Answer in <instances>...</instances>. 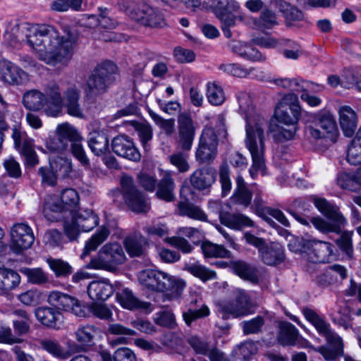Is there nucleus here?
Returning a JSON list of instances; mask_svg holds the SVG:
<instances>
[{
	"mask_svg": "<svg viewBox=\"0 0 361 361\" xmlns=\"http://www.w3.org/2000/svg\"><path fill=\"white\" fill-rule=\"evenodd\" d=\"M239 105V112L244 115L246 121L245 143L252 157V166L249 172L252 178L255 179L258 173L265 174V145L264 131L265 119L257 114L252 106L250 94L246 92L240 91L236 94Z\"/></svg>",
	"mask_w": 361,
	"mask_h": 361,
	"instance_id": "f257e3e1",
	"label": "nucleus"
},
{
	"mask_svg": "<svg viewBox=\"0 0 361 361\" xmlns=\"http://www.w3.org/2000/svg\"><path fill=\"white\" fill-rule=\"evenodd\" d=\"M25 37L39 61L51 66L66 63L68 37L61 35L54 26L47 24L33 25L27 28Z\"/></svg>",
	"mask_w": 361,
	"mask_h": 361,
	"instance_id": "f03ea898",
	"label": "nucleus"
},
{
	"mask_svg": "<svg viewBox=\"0 0 361 361\" xmlns=\"http://www.w3.org/2000/svg\"><path fill=\"white\" fill-rule=\"evenodd\" d=\"M312 202L316 208L327 218V220L319 216L307 218L300 214H295V219L305 226H308L311 222L314 228L322 233H340L341 228L347 224V221L338 208L326 199L319 197H313Z\"/></svg>",
	"mask_w": 361,
	"mask_h": 361,
	"instance_id": "7ed1b4c3",
	"label": "nucleus"
},
{
	"mask_svg": "<svg viewBox=\"0 0 361 361\" xmlns=\"http://www.w3.org/2000/svg\"><path fill=\"white\" fill-rule=\"evenodd\" d=\"M305 317L317 329V332L325 337L327 343L333 348L321 346L318 351L326 360H334L343 353V343L341 337L331 330L330 324L324 318L318 314L313 310L305 308L302 311Z\"/></svg>",
	"mask_w": 361,
	"mask_h": 361,
	"instance_id": "20e7f679",
	"label": "nucleus"
},
{
	"mask_svg": "<svg viewBox=\"0 0 361 361\" xmlns=\"http://www.w3.org/2000/svg\"><path fill=\"white\" fill-rule=\"evenodd\" d=\"M79 195L76 190L69 188V240L76 239L79 233L88 232L99 224V217L92 210H79Z\"/></svg>",
	"mask_w": 361,
	"mask_h": 361,
	"instance_id": "39448f33",
	"label": "nucleus"
},
{
	"mask_svg": "<svg viewBox=\"0 0 361 361\" xmlns=\"http://www.w3.org/2000/svg\"><path fill=\"white\" fill-rule=\"evenodd\" d=\"M119 8L131 19L151 27H162L166 25L162 11L147 4H137L130 0H121Z\"/></svg>",
	"mask_w": 361,
	"mask_h": 361,
	"instance_id": "423d86ee",
	"label": "nucleus"
},
{
	"mask_svg": "<svg viewBox=\"0 0 361 361\" xmlns=\"http://www.w3.org/2000/svg\"><path fill=\"white\" fill-rule=\"evenodd\" d=\"M218 310L223 318H238L255 312V305L248 293L237 289L229 298L218 303Z\"/></svg>",
	"mask_w": 361,
	"mask_h": 361,
	"instance_id": "0eeeda50",
	"label": "nucleus"
},
{
	"mask_svg": "<svg viewBox=\"0 0 361 361\" xmlns=\"http://www.w3.org/2000/svg\"><path fill=\"white\" fill-rule=\"evenodd\" d=\"M318 126H320L331 142L337 141L339 131L335 118L331 112L324 111L309 115L306 121L305 133L307 136L314 140L322 138L324 133L317 128Z\"/></svg>",
	"mask_w": 361,
	"mask_h": 361,
	"instance_id": "6e6552de",
	"label": "nucleus"
},
{
	"mask_svg": "<svg viewBox=\"0 0 361 361\" xmlns=\"http://www.w3.org/2000/svg\"><path fill=\"white\" fill-rule=\"evenodd\" d=\"M46 147L55 154L53 165L56 169L68 173V123L57 126L54 134L46 140Z\"/></svg>",
	"mask_w": 361,
	"mask_h": 361,
	"instance_id": "1a4fd4ad",
	"label": "nucleus"
},
{
	"mask_svg": "<svg viewBox=\"0 0 361 361\" xmlns=\"http://www.w3.org/2000/svg\"><path fill=\"white\" fill-rule=\"evenodd\" d=\"M115 65L106 62L94 68L89 76L85 92L87 97L96 98L105 93L114 80L113 73Z\"/></svg>",
	"mask_w": 361,
	"mask_h": 361,
	"instance_id": "9d476101",
	"label": "nucleus"
},
{
	"mask_svg": "<svg viewBox=\"0 0 361 361\" xmlns=\"http://www.w3.org/2000/svg\"><path fill=\"white\" fill-rule=\"evenodd\" d=\"M125 259L123 248L118 243H106L99 250L97 256L91 259L88 267L94 269L113 271Z\"/></svg>",
	"mask_w": 361,
	"mask_h": 361,
	"instance_id": "9b49d317",
	"label": "nucleus"
},
{
	"mask_svg": "<svg viewBox=\"0 0 361 361\" xmlns=\"http://www.w3.org/2000/svg\"><path fill=\"white\" fill-rule=\"evenodd\" d=\"M211 3V7L215 12L217 18L221 23V29L226 37L232 36L230 28L234 27L236 21H239V15L235 16L232 13L238 12L241 7L236 0H207Z\"/></svg>",
	"mask_w": 361,
	"mask_h": 361,
	"instance_id": "f8f14e48",
	"label": "nucleus"
},
{
	"mask_svg": "<svg viewBox=\"0 0 361 361\" xmlns=\"http://www.w3.org/2000/svg\"><path fill=\"white\" fill-rule=\"evenodd\" d=\"M300 114L301 108L297 94L289 93L277 104L274 116L279 124H298Z\"/></svg>",
	"mask_w": 361,
	"mask_h": 361,
	"instance_id": "ddd939ff",
	"label": "nucleus"
},
{
	"mask_svg": "<svg viewBox=\"0 0 361 361\" xmlns=\"http://www.w3.org/2000/svg\"><path fill=\"white\" fill-rule=\"evenodd\" d=\"M218 140L214 128H205L200 135L195 151V159L200 163H210L217 154Z\"/></svg>",
	"mask_w": 361,
	"mask_h": 361,
	"instance_id": "4468645a",
	"label": "nucleus"
},
{
	"mask_svg": "<svg viewBox=\"0 0 361 361\" xmlns=\"http://www.w3.org/2000/svg\"><path fill=\"white\" fill-rule=\"evenodd\" d=\"M334 246L329 243L316 240H304L302 252L306 254L308 261L313 263L329 262L335 258Z\"/></svg>",
	"mask_w": 361,
	"mask_h": 361,
	"instance_id": "2eb2a0df",
	"label": "nucleus"
},
{
	"mask_svg": "<svg viewBox=\"0 0 361 361\" xmlns=\"http://www.w3.org/2000/svg\"><path fill=\"white\" fill-rule=\"evenodd\" d=\"M197 128V123L188 113H182L178 117L177 147L183 152L191 149Z\"/></svg>",
	"mask_w": 361,
	"mask_h": 361,
	"instance_id": "dca6fc26",
	"label": "nucleus"
},
{
	"mask_svg": "<svg viewBox=\"0 0 361 361\" xmlns=\"http://www.w3.org/2000/svg\"><path fill=\"white\" fill-rule=\"evenodd\" d=\"M10 248L17 254L30 248L35 241L32 229L24 223L13 224L10 229Z\"/></svg>",
	"mask_w": 361,
	"mask_h": 361,
	"instance_id": "f3484780",
	"label": "nucleus"
},
{
	"mask_svg": "<svg viewBox=\"0 0 361 361\" xmlns=\"http://www.w3.org/2000/svg\"><path fill=\"white\" fill-rule=\"evenodd\" d=\"M123 198L129 208L135 212H145L149 207L145 197L134 187L133 179L124 176L121 180Z\"/></svg>",
	"mask_w": 361,
	"mask_h": 361,
	"instance_id": "a211bd4d",
	"label": "nucleus"
},
{
	"mask_svg": "<svg viewBox=\"0 0 361 361\" xmlns=\"http://www.w3.org/2000/svg\"><path fill=\"white\" fill-rule=\"evenodd\" d=\"M12 138L15 147L24 157L27 165L33 167L37 164L38 159L32 139L29 138L25 132L20 131L17 128H13Z\"/></svg>",
	"mask_w": 361,
	"mask_h": 361,
	"instance_id": "6ab92c4d",
	"label": "nucleus"
},
{
	"mask_svg": "<svg viewBox=\"0 0 361 361\" xmlns=\"http://www.w3.org/2000/svg\"><path fill=\"white\" fill-rule=\"evenodd\" d=\"M239 21L252 29L262 32L272 29L278 25L276 15L269 9L263 11L257 18L244 13H240Z\"/></svg>",
	"mask_w": 361,
	"mask_h": 361,
	"instance_id": "aec40b11",
	"label": "nucleus"
},
{
	"mask_svg": "<svg viewBox=\"0 0 361 361\" xmlns=\"http://www.w3.org/2000/svg\"><path fill=\"white\" fill-rule=\"evenodd\" d=\"M160 275L157 291L167 292L166 297L168 300L178 298L185 286V282L161 271Z\"/></svg>",
	"mask_w": 361,
	"mask_h": 361,
	"instance_id": "412c9836",
	"label": "nucleus"
},
{
	"mask_svg": "<svg viewBox=\"0 0 361 361\" xmlns=\"http://www.w3.org/2000/svg\"><path fill=\"white\" fill-rule=\"evenodd\" d=\"M111 148L115 154L121 157L133 161H138L140 159V153L132 140L127 136L118 135L114 137L111 142Z\"/></svg>",
	"mask_w": 361,
	"mask_h": 361,
	"instance_id": "4be33fe9",
	"label": "nucleus"
},
{
	"mask_svg": "<svg viewBox=\"0 0 361 361\" xmlns=\"http://www.w3.org/2000/svg\"><path fill=\"white\" fill-rule=\"evenodd\" d=\"M293 0H274V7L281 14L286 25H295L304 19V14L295 4Z\"/></svg>",
	"mask_w": 361,
	"mask_h": 361,
	"instance_id": "5701e85b",
	"label": "nucleus"
},
{
	"mask_svg": "<svg viewBox=\"0 0 361 361\" xmlns=\"http://www.w3.org/2000/svg\"><path fill=\"white\" fill-rule=\"evenodd\" d=\"M338 114L339 125L344 135L351 137L358 124L357 113L350 106L343 105L338 109Z\"/></svg>",
	"mask_w": 361,
	"mask_h": 361,
	"instance_id": "b1692460",
	"label": "nucleus"
},
{
	"mask_svg": "<svg viewBox=\"0 0 361 361\" xmlns=\"http://www.w3.org/2000/svg\"><path fill=\"white\" fill-rule=\"evenodd\" d=\"M116 300L122 307L130 310H143L151 312V303L139 300L128 288H123L116 293Z\"/></svg>",
	"mask_w": 361,
	"mask_h": 361,
	"instance_id": "393cba45",
	"label": "nucleus"
},
{
	"mask_svg": "<svg viewBox=\"0 0 361 361\" xmlns=\"http://www.w3.org/2000/svg\"><path fill=\"white\" fill-rule=\"evenodd\" d=\"M279 341L283 345L307 347V341L299 338L297 329L289 322H281L279 325Z\"/></svg>",
	"mask_w": 361,
	"mask_h": 361,
	"instance_id": "a878e982",
	"label": "nucleus"
},
{
	"mask_svg": "<svg viewBox=\"0 0 361 361\" xmlns=\"http://www.w3.org/2000/svg\"><path fill=\"white\" fill-rule=\"evenodd\" d=\"M35 316L38 321L47 327L59 329L63 323V316L61 313L51 307L37 308Z\"/></svg>",
	"mask_w": 361,
	"mask_h": 361,
	"instance_id": "bb28decb",
	"label": "nucleus"
},
{
	"mask_svg": "<svg viewBox=\"0 0 361 361\" xmlns=\"http://www.w3.org/2000/svg\"><path fill=\"white\" fill-rule=\"evenodd\" d=\"M82 137L78 130L69 126V142H71L72 154L82 166L88 169L90 166V160L82 145Z\"/></svg>",
	"mask_w": 361,
	"mask_h": 361,
	"instance_id": "cd10ccee",
	"label": "nucleus"
},
{
	"mask_svg": "<svg viewBox=\"0 0 361 361\" xmlns=\"http://www.w3.org/2000/svg\"><path fill=\"white\" fill-rule=\"evenodd\" d=\"M46 94L50 103L46 109V114L53 117L59 116L63 109V101L59 86L56 84H49L47 87Z\"/></svg>",
	"mask_w": 361,
	"mask_h": 361,
	"instance_id": "c85d7f7f",
	"label": "nucleus"
},
{
	"mask_svg": "<svg viewBox=\"0 0 361 361\" xmlns=\"http://www.w3.org/2000/svg\"><path fill=\"white\" fill-rule=\"evenodd\" d=\"M0 71L3 80L11 85H19L23 82L25 72L6 59L0 60Z\"/></svg>",
	"mask_w": 361,
	"mask_h": 361,
	"instance_id": "c756f323",
	"label": "nucleus"
},
{
	"mask_svg": "<svg viewBox=\"0 0 361 361\" xmlns=\"http://www.w3.org/2000/svg\"><path fill=\"white\" fill-rule=\"evenodd\" d=\"M214 171L208 168L199 169L190 176V183L198 190H204L212 185L215 181Z\"/></svg>",
	"mask_w": 361,
	"mask_h": 361,
	"instance_id": "7c9ffc66",
	"label": "nucleus"
},
{
	"mask_svg": "<svg viewBox=\"0 0 361 361\" xmlns=\"http://www.w3.org/2000/svg\"><path fill=\"white\" fill-rule=\"evenodd\" d=\"M231 202L240 205L245 208L251 204L252 193L247 188L246 183L241 176L236 178V187L231 197Z\"/></svg>",
	"mask_w": 361,
	"mask_h": 361,
	"instance_id": "2f4dec72",
	"label": "nucleus"
},
{
	"mask_svg": "<svg viewBox=\"0 0 361 361\" xmlns=\"http://www.w3.org/2000/svg\"><path fill=\"white\" fill-rule=\"evenodd\" d=\"M113 292L112 286L105 280L92 281L87 288L88 295L93 300H105L113 294Z\"/></svg>",
	"mask_w": 361,
	"mask_h": 361,
	"instance_id": "473e14b6",
	"label": "nucleus"
},
{
	"mask_svg": "<svg viewBox=\"0 0 361 361\" xmlns=\"http://www.w3.org/2000/svg\"><path fill=\"white\" fill-rule=\"evenodd\" d=\"M274 83L277 86L289 89L295 92H300L303 87H310L314 91H322L324 89V86L322 85L314 84L311 82H305L303 80H299L298 79H291L287 78H276L274 80Z\"/></svg>",
	"mask_w": 361,
	"mask_h": 361,
	"instance_id": "72a5a7b5",
	"label": "nucleus"
},
{
	"mask_svg": "<svg viewBox=\"0 0 361 361\" xmlns=\"http://www.w3.org/2000/svg\"><path fill=\"white\" fill-rule=\"evenodd\" d=\"M219 218L222 224L235 230H240L243 227H250L253 225L252 220L242 214L221 212Z\"/></svg>",
	"mask_w": 361,
	"mask_h": 361,
	"instance_id": "f704fd0d",
	"label": "nucleus"
},
{
	"mask_svg": "<svg viewBox=\"0 0 361 361\" xmlns=\"http://www.w3.org/2000/svg\"><path fill=\"white\" fill-rule=\"evenodd\" d=\"M263 262L268 265H276L284 259L283 247L279 243H271L259 253Z\"/></svg>",
	"mask_w": 361,
	"mask_h": 361,
	"instance_id": "c9c22d12",
	"label": "nucleus"
},
{
	"mask_svg": "<svg viewBox=\"0 0 361 361\" xmlns=\"http://www.w3.org/2000/svg\"><path fill=\"white\" fill-rule=\"evenodd\" d=\"M174 188L175 184L172 178L171 172L169 171H164L157 191V196L166 202H171L174 200Z\"/></svg>",
	"mask_w": 361,
	"mask_h": 361,
	"instance_id": "e433bc0d",
	"label": "nucleus"
},
{
	"mask_svg": "<svg viewBox=\"0 0 361 361\" xmlns=\"http://www.w3.org/2000/svg\"><path fill=\"white\" fill-rule=\"evenodd\" d=\"M297 124H277L270 127V133L276 142L293 139L297 131Z\"/></svg>",
	"mask_w": 361,
	"mask_h": 361,
	"instance_id": "4c0bfd02",
	"label": "nucleus"
},
{
	"mask_svg": "<svg viewBox=\"0 0 361 361\" xmlns=\"http://www.w3.org/2000/svg\"><path fill=\"white\" fill-rule=\"evenodd\" d=\"M88 145L96 156H103L109 150V139L104 133L93 132L90 134Z\"/></svg>",
	"mask_w": 361,
	"mask_h": 361,
	"instance_id": "58836bf2",
	"label": "nucleus"
},
{
	"mask_svg": "<svg viewBox=\"0 0 361 361\" xmlns=\"http://www.w3.org/2000/svg\"><path fill=\"white\" fill-rule=\"evenodd\" d=\"M231 48L234 52L246 60L252 61H263L265 60V56L257 49L251 45L241 42H234Z\"/></svg>",
	"mask_w": 361,
	"mask_h": 361,
	"instance_id": "ea45409f",
	"label": "nucleus"
},
{
	"mask_svg": "<svg viewBox=\"0 0 361 361\" xmlns=\"http://www.w3.org/2000/svg\"><path fill=\"white\" fill-rule=\"evenodd\" d=\"M66 203L62 200L61 196L53 195L49 196L44 200L43 212L46 218L49 220L58 221L59 219L52 216L51 213L61 214L65 210Z\"/></svg>",
	"mask_w": 361,
	"mask_h": 361,
	"instance_id": "a19ab883",
	"label": "nucleus"
},
{
	"mask_svg": "<svg viewBox=\"0 0 361 361\" xmlns=\"http://www.w3.org/2000/svg\"><path fill=\"white\" fill-rule=\"evenodd\" d=\"M20 276L14 270L0 268V290L8 291L15 288L20 283Z\"/></svg>",
	"mask_w": 361,
	"mask_h": 361,
	"instance_id": "79ce46f5",
	"label": "nucleus"
},
{
	"mask_svg": "<svg viewBox=\"0 0 361 361\" xmlns=\"http://www.w3.org/2000/svg\"><path fill=\"white\" fill-rule=\"evenodd\" d=\"M109 234V230L105 226H102L86 241L81 257L83 258L90 252L94 251L99 245L107 239Z\"/></svg>",
	"mask_w": 361,
	"mask_h": 361,
	"instance_id": "37998d69",
	"label": "nucleus"
},
{
	"mask_svg": "<svg viewBox=\"0 0 361 361\" xmlns=\"http://www.w3.org/2000/svg\"><path fill=\"white\" fill-rule=\"evenodd\" d=\"M207 99L212 106H220L226 100V94L222 86L217 82H209L206 89Z\"/></svg>",
	"mask_w": 361,
	"mask_h": 361,
	"instance_id": "c03bdc74",
	"label": "nucleus"
},
{
	"mask_svg": "<svg viewBox=\"0 0 361 361\" xmlns=\"http://www.w3.org/2000/svg\"><path fill=\"white\" fill-rule=\"evenodd\" d=\"M185 270L190 273L195 277L205 282L216 279V274L199 262L187 263L185 264Z\"/></svg>",
	"mask_w": 361,
	"mask_h": 361,
	"instance_id": "a18cd8bd",
	"label": "nucleus"
},
{
	"mask_svg": "<svg viewBox=\"0 0 361 361\" xmlns=\"http://www.w3.org/2000/svg\"><path fill=\"white\" fill-rule=\"evenodd\" d=\"M44 95L38 90L26 92L23 97L24 106L30 111H38L44 106Z\"/></svg>",
	"mask_w": 361,
	"mask_h": 361,
	"instance_id": "49530a36",
	"label": "nucleus"
},
{
	"mask_svg": "<svg viewBox=\"0 0 361 361\" xmlns=\"http://www.w3.org/2000/svg\"><path fill=\"white\" fill-rule=\"evenodd\" d=\"M102 361H137L134 352L128 348H119L114 353L113 357L106 351L99 353Z\"/></svg>",
	"mask_w": 361,
	"mask_h": 361,
	"instance_id": "de8ad7c7",
	"label": "nucleus"
},
{
	"mask_svg": "<svg viewBox=\"0 0 361 361\" xmlns=\"http://www.w3.org/2000/svg\"><path fill=\"white\" fill-rule=\"evenodd\" d=\"M124 244L130 256L140 257L145 252L147 246V240L141 235H136L126 238Z\"/></svg>",
	"mask_w": 361,
	"mask_h": 361,
	"instance_id": "09e8293b",
	"label": "nucleus"
},
{
	"mask_svg": "<svg viewBox=\"0 0 361 361\" xmlns=\"http://www.w3.org/2000/svg\"><path fill=\"white\" fill-rule=\"evenodd\" d=\"M347 160L353 165H361V127L348 149Z\"/></svg>",
	"mask_w": 361,
	"mask_h": 361,
	"instance_id": "8fccbe9b",
	"label": "nucleus"
},
{
	"mask_svg": "<svg viewBox=\"0 0 361 361\" xmlns=\"http://www.w3.org/2000/svg\"><path fill=\"white\" fill-rule=\"evenodd\" d=\"M160 271L156 269H146L138 274L140 284L145 288L157 291Z\"/></svg>",
	"mask_w": 361,
	"mask_h": 361,
	"instance_id": "3c124183",
	"label": "nucleus"
},
{
	"mask_svg": "<svg viewBox=\"0 0 361 361\" xmlns=\"http://www.w3.org/2000/svg\"><path fill=\"white\" fill-rule=\"evenodd\" d=\"M20 271L25 275L27 281L37 285H44L49 281V276L41 268H20Z\"/></svg>",
	"mask_w": 361,
	"mask_h": 361,
	"instance_id": "603ef678",
	"label": "nucleus"
},
{
	"mask_svg": "<svg viewBox=\"0 0 361 361\" xmlns=\"http://www.w3.org/2000/svg\"><path fill=\"white\" fill-rule=\"evenodd\" d=\"M337 273L340 275L341 279L346 277V269L344 267L339 264H334L329 267V268L318 278V283L322 286H327L333 283L336 278L334 273Z\"/></svg>",
	"mask_w": 361,
	"mask_h": 361,
	"instance_id": "864d4df0",
	"label": "nucleus"
},
{
	"mask_svg": "<svg viewBox=\"0 0 361 361\" xmlns=\"http://www.w3.org/2000/svg\"><path fill=\"white\" fill-rule=\"evenodd\" d=\"M280 47L284 57L288 59L296 60L302 54L301 47L296 42L290 39H280Z\"/></svg>",
	"mask_w": 361,
	"mask_h": 361,
	"instance_id": "5fc2aeb1",
	"label": "nucleus"
},
{
	"mask_svg": "<svg viewBox=\"0 0 361 361\" xmlns=\"http://www.w3.org/2000/svg\"><path fill=\"white\" fill-rule=\"evenodd\" d=\"M338 185L351 191H356L361 187V178L350 173H341L337 178Z\"/></svg>",
	"mask_w": 361,
	"mask_h": 361,
	"instance_id": "6e6d98bb",
	"label": "nucleus"
},
{
	"mask_svg": "<svg viewBox=\"0 0 361 361\" xmlns=\"http://www.w3.org/2000/svg\"><path fill=\"white\" fill-rule=\"evenodd\" d=\"M178 210L180 215L187 216L191 219L206 221L205 213L198 207L187 202H181L178 204Z\"/></svg>",
	"mask_w": 361,
	"mask_h": 361,
	"instance_id": "4d7b16f0",
	"label": "nucleus"
},
{
	"mask_svg": "<svg viewBox=\"0 0 361 361\" xmlns=\"http://www.w3.org/2000/svg\"><path fill=\"white\" fill-rule=\"evenodd\" d=\"M201 250L205 257H230V252L223 246L212 243L210 242H203L201 245Z\"/></svg>",
	"mask_w": 361,
	"mask_h": 361,
	"instance_id": "13d9d810",
	"label": "nucleus"
},
{
	"mask_svg": "<svg viewBox=\"0 0 361 361\" xmlns=\"http://www.w3.org/2000/svg\"><path fill=\"white\" fill-rule=\"evenodd\" d=\"M83 20H89V23H84L82 25L89 27H93L97 25L98 23L99 25L106 29H114L117 25V21L109 18L104 13L101 14L100 18L98 19L94 15H83Z\"/></svg>",
	"mask_w": 361,
	"mask_h": 361,
	"instance_id": "bf43d9fd",
	"label": "nucleus"
},
{
	"mask_svg": "<svg viewBox=\"0 0 361 361\" xmlns=\"http://www.w3.org/2000/svg\"><path fill=\"white\" fill-rule=\"evenodd\" d=\"M234 272L243 279L252 282L257 281L256 270L242 261H237L233 264Z\"/></svg>",
	"mask_w": 361,
	"mask_h": 361,
	"instance_id": "052dcab7",
	"label": "nucleus"
},
{
	"mask_svg": "<svg viewBox=\"0 0 361 361\" xmlns=\"http://www.w3.org/2000/svg\"><path fill=\"white\" fill-rule=\"evenodd\" d=\"M333 322L344 329H347L350 326L351 314L350 310L347 305L338 307L331 314Z\"/></svg>",
	"mask_w": 361,
	"mask_h": 361,
	"instance_id": "680f3d73",
	"label": "nucleus"
},
{
	"mask_svg": "<svg viewBox=\"0 0 361 361\" xmlns=\"http://www.w3.org/2000/svg\"><path fill=\"white\" fill-rule=\"evenodd\" d=\"M209 313L210 310L207 305H202L199 310H192L186 307L182 308V317L188 326H190L197 319L207 317Z\"/></svg>",
	"mask_w": 361,
	"mask_h": 361,
	"instance_id": "e2e57ef3",
	"label": "nucleus"
},
{
	"mask_svg": "<svg viewBox=\"0 0 361 361\" xmlns=\"http://www.w3.org/2000/svg\"><path fill=\"white\" fill-rule=\"evenodd\" d=\"M154 123L167 135H171L175 130V121L173 118L165 119L152 109L147 111Z\"/></svg>",
	"mask_w": 361,
	"mask_h": 361,
	"instance_id": "0e129e2a",
	"label": "nucleus"
},
{
	"mask_svg": "<svg viewBox=\"0 0 361 361\" xmlns=\"http://www.w3.org/2000/svg\"><path fill=\"white\" fill-rule=\"evenodd\" d=\"M80 93L75 85L69 87V115L77 118H82V110L78 103Z\"/></svg>",
	"mask_w": 361,
	"mask_h": 361,
	"instance_id": "69168bd1",
	"label": "nucleus"
},
{
	"mask_svg": "<svg viewBox=\"0 0 361 361\" xmlns=\"http://www.w3.org/2000/svg\"><path fill=\"white\" fill-rule=\"evenodd\" d=\"M169 162L175 166L178 172L185 173L189 171L190 165L188 161V156L183 152H178L171 154L169 157Z\"/></svg>",
	"mask_w": 361,
	"mask_h": 361,
	"instance_id": "338daca9",
	"label": "nucleus"
},
{
	"mask_svg": "<svg viewBox=\"0 0 361 361\" xmlns=\"http://www.w3.org/2000/svg\"><path fill=\"white\" fill-rule=\"evenodd\" d=\"M39 343L44 350L57 357L65 359L67 356V351L63 350L55 341L44 339L42 340Z\"/></svg>",
	"mask_w": 361,
	"mask_h": 361,
	"instance_id": "774afa93",
	"label": "nucleus"
}]
</instances>
